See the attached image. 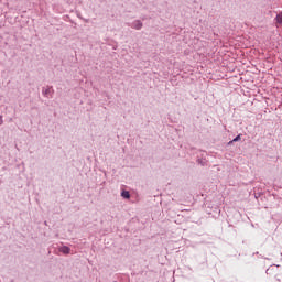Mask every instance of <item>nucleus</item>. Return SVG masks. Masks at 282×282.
Here are the masks:
<instances>
[{"instance_id":"obj_3","label":"nucleus","mask_w":282,"mask_h":282,"mask_svg":"<svg viewBox=\"0 0 282 282\" xmlns=\"http://www.w3.org/2000/svg\"><path fill=\"white\" fill-rule=\"evenodd\" d=\"M59 252H62L63 254H69V252H72V249L67 246H63L59 248Z\"/></svg>"},{"instance_id":"obj_4","label":"nucleus","mask_w":282,"mask_h":282,"mask_svg":"<svg viewBox=\"0 0 282 282\" xmlns=\"http://www.w3.org/2000/svg\"><path fill=\"white\" fill-rule=\"evenodd\" d=\"M197 164H199L200 166H206L208 164V160L204 159V158H198L196 160Z\"/></svg>"},{"instance_id":"obj_9","label":"nucleus","mask_w":282,"mask_h":282,"mask_svg":"<svg viewBox=\"0 0 282 282\" xmlns=\"http://www.w3.org/2000/svg\"><path fill=\"white\" fill-rule=\"evenodd\" d=\"M86 23H89V20H85Z\"/></svg>"},{"instance_id":"obj_2","label":"nucleus","mask_w":282,"mask_h":282,"mask_svg":"<svg viewBox=\"0 0 282 282\" xmlns=\"http://www.w3.org/2000/svg\"><path fill=\"white\" fill-rule=\"evenodd\" d=\"M132 30H142L143 23L140 20H134L131 24H129Z\"/></svg>"},{"instance_id":"obj_8","label":"nucleus","mask_w":282,"mask_h":282,"mask_svg":"<svg viewBox=\"0 0 282 282\" xmlns=\"http://www.w3.org/2000/svg\"><path fill=\"white\" fill-rule=\"evenodd\" d=\"M3 124V116L0 115V127Z\"/></svg>"},{"instance_id":"obj_1","label":"nucleus","mask_w":282,"mask_h":282,"mask_svg":"<svg viewBox=\"0 0 282 282\" xmlns=\"http://www.w3.org/2000/svg\"><path fill=\"white\" fill-rule=\"evenodd\" d=\"M42 94L44 98H53L54 89L52 88V86H47L46 88L42 89Z\"/></svg>"},{"instance_id":"obj_7","label":"nucleus","mask_w":282,"mask_h":282,"mask_svg":"<svg viewBox=\"0 0 282 282\" xmlns=\"http://www.w3.org/2000/svg\"><path fill=\"white\" fill-rule=\"evenodd\" d=\"M239 140H241V134H238L236 138L229 141L228 144H232L234 142H239Z\"/></svg>"},{"instance_id":"obj_5","label":"nucleus","mask_w":282,"mask_h":282,"mask_svg":"<svg viewBox=\"0 0 282 282\" xmlns=\"http://www.w3.org/2000/svg\"><path fill=\"white\" fill-rule=\"evenodd\" d=\"M274 21H275V23H278L279 25H282V11L276 14Z\"/></svg>"},{"instance_id":"obj_6","label":"nucleus","mask_w":282,"mask_h":282,"mask_svg":"<svg viewBox=\"0 0 282 282\" xmlns=\"http://www.w3.org/2000/svg\"><path fill=\"white\" fill-rule=\"evenodd\" d=\"M121 197H123V199H131V194L129 193V191H122Z\"/></svg>"}]
</instances>
